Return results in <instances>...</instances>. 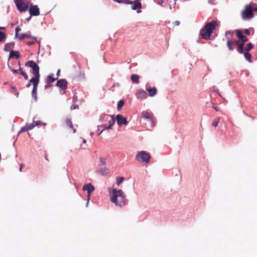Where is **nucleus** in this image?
<instances>
[{"label": "nucleus", "instance_id": "f257e3e1", "mask_svg": "<svg viewBox=\"0 0 257 257\" xmlns=\"http://www.w3.org/2000/svg\"><path fill=\"white\" fill-rule=\"evenodd\" d=\"M218 25L219 22L215 20L207 23L200 31V35L202 38L206 40H211V34Z\"/></svg>", "mask_w": 257, "mask_h": 257}, {"label": "nucleus", "instance_id": "f03ea898", "mask_svg": "<svg viewBox=\"0 0 257 257\" xmlns=\"http://www.w3.org/2000/svg\"><path fill=\"white\" fill-rule=\"evenodd\" d=\"M110 200L116 205L119 206H124L126 203L125 196L121 190H117L116 189H113Z\"/></svg>", "mask_w": 257, "mask_h": 257}, {"label": "nucleus", "instance_id": "7ed1b4c3", "mask_svg": "<svg viewBox=\"0 0 257 257\" xmlns=\"http://www.w3.org/2000/svg\"><path fill=\"white\" fill-rule=\"evenodd\" d=\"M253 12H257V5L255 4L246 5L244 10L242 11L241 13L242 19H252L254 17Z\"/></svg>", "mask_w": 257, "mask_h": 257}, {"label": "nucleus", "instance_id": "20e7f679", "mask_svg": "<svg viewBox=\"0 0 257 257\" xmlns=\"http://www.w3.org/2000/svg\"><path fill=\"white\" fill-rule=\"evenodd\" d=\"M26 66L32 68V73L34 75V77L31 79L29 82H32L33 80L35 81H39L40 80V73H39V67L34 62L33 60H30L25 64Z\"/></svg>", "mask_w": 257, "mask_h": 257}, {"label": "nucleus", "instance_id": "39448f33", "mask_svg": "<svg viewBox=\"0 0 257 257\" xmlns=\"http://www.w3.org/2000/svg\"><path fill=\"white\" fill-rule=\"evenodd\" d=\"M151 158V156L150 153L144 151L139 152L136 157V160L137 161L144 164H148Z\"/></svg>", "mask_w": 257, "mask_h": 257}, {"label": "nucleus", "instance_id": "423d86ee", "mask_svg": "<svg viewBox=\"0 0 257 257\" xmlns=\"http://www.w3.org/2000/svg\"><path fill=\"white\" fill-rule=\"evenodd\" d=\"M14 2L17 9L20 12L26 11L30 5V0H15Z\"/></svg>", "mask_w": 257, "mask_h": 257}, {"label": "nucleus", "instance_id": "0eeeda50", "mask_svg": "<svg viewBox=\"0 0 257 257\" xmlns=\"http://www.w3.org/2000/svg\"><path fill=\"white\" fill-rule=\"evenodd\" d=\"M82 189L83 190L87 191V192L88 201L86 204V206H87L90 198V194L94 190V187L93 186L91 185V184L87 183L83 186Z\"/></svg>", "mask_w": 257, "mask_h": 257}, {"label": "nucleus", "instance_id": "6e6552de", "mask_svg": "<svg viewBox=\"0 0 257 257\" xmlns=\"http://www.w3.org/2000/svg\"><path fill=\"white\" fill-rule=\"evenodd\" d=\"M236 36L238 38V40L242 42H246L248 41V38L245 35H243V33L241 30H236L235 31Z\"/></svg>", "mask_w": 257, "mask_h": 257}, {"label": "nucleus", "instance_id": "1a4fd4ad", "mask_svg": "<svg viewBox=\"0 0 257 257\" xmlns=\"http://www.w3.org/2000/svg\"><path fill=\"white\" fill-rule=\"evenodd\" d=\"M31 16H37L40 15L39 9L37 5H30L29 11Z\"/></svg>", "mask_w": 257, "mask_h": 257}, {"label": "nucleus", "instance_id": "9d476101", "mask_svg": "<svg viewBox=\"0 0 257 257\" xmlns=\"http://www.w3.org/2000/svg\"><path fill=\"white\" fill-rule=\"evenodd\" d=\"M239 42L240 41L239 40L231 39L230 40L227 41L226 46L230 51H232L234 49L233 46L236 45L237 46Z\"/></svg>", "mask_w": 257, "mask_h": 257}, {"label": "nucleus", "instance_id": "9b49d317", "mask_svg": "<svg viewBox=\"0 0 257 257\" xmlns=\"http://www.w3.org/2000/svg\"><path fill=\"white\" fill-rule=\"evenodd\" d=\"M116 120L119 125H121L122 124L126 125L127 123L126 117H124L121 114H117L116 116Z\"/></svg>", "mask_w": 257, "mask_h": 257}, {"label": "nucleus", "instance_id": "f8f14e48", "mask_svg": "<svg viewBox=\"0 0 257 257\" xmlns=\"http://www.w3.org/2000/svg\"><path fill=\"white\" fill-rule=\"evenodd\" d=\"M39 81H35L33 80L32 82H30V83H32L33 84V88L32 91V96L34 97L35 101H37V86L38 85Z\"/></svg>", "mask_w": 257, "mask_h": 257}, {"label": "nucleus", "instance_id": "ddd939ff", "mask_svg": "<svg viewBox=\"0 0 257 257\" xmlns=\"http://www.w3.org/2000/svg\"><path fill=\"white\" fill-rule=\"evenodd\" d=\"M65 123L66 126L68 127L69 131L70 133H72L73 134L75 133L76 130L75 128H74L73 124L72 123L71 119H70L69 118L66 119L65 120Z\"/></svg>", "mask_w": 257, "mask_h": 257}, {"label": "nucleus", "instance_id": "4468645a", "mask_svg": "<svg viewBox=\"0 0 257 257\" xmlns=\"http://www.w3.org/2000/svg\"><path fill=\"white\" fill-rule=\"evenodd\" d=\"M57 86L61 89L65 90L67 87V82L65 79H59L57 82Z\"/></svg>", "mask_w": 257, "mask_h": 257}, {"label": "nucleus", "instance_id": "2eb2a0df", "mask_svg": "<svg viewBox=\"0 0 257 257\" xmlns=\"http://www.w3.org/2000/svg\"><path fill=\"white\" fill-rule=\"evenodd\" d=\"M142 115L143 117H144L145 119H147L148 121H153L154 115L151 112L143 111L142 113Z\"/></svg>", "mask_w": 257, "mask_h": 257}, {"label": "nucleus", "instance_id": "dca6fc26", "mask_svg": "<svg viewBox=\"0 0 257 257\" xmlns=\"http://www.w3.org/2000/svg\"><path fill=\"white\" fill-rule=\"evenodd\" d=\"M20 52L18 51H13L11 50L10 52V55H9V59L10 58H15V59H19L20 58Z\"/></svg>", "mask_w": 257, "mask_h": 257}, {"label": "nucleus", "instance_id": "f3484780", "mask_svg": "<svg viewBox=\"0 0 257 257\" xmlns=\"http://www.w3.org/2000/svg\"><path fill=\"white\" fill-rule=\"evenodd\" d=\"M15 45V44L14 42L7 43L4 46V50L7 52L10 51L14 48Z\"/></svg>", "mask_w": 257, "mask_h": 257}, {"label": "nucleus", "instance_id": "a211bd4d", "mask_svg": "<svg viewBox=\"0 0 257 257\" xmlns=\"http://www.w3.org/2000/svg\"><path fill=\"white\" fill-rule=\"evenodd\" d=\"M132 9L133 10H140L142 8V4L139 1L136 0L133 2Z\"/></svg>", "mask_w": 257, "mask_h": 257}, {"label": "nucleus", "instance_id": "6ab92c4d", "mask_svg": "<svg viewBox=\"0 0 257 257\" xmlns=\"http://www.w3.org/2000/svg\"><path fill=\"white\" fill-rule=\"evenodd\" d=\"M245 42H240L238 44L236 48L237 51L239 54H243L244 53V46Z\"/></svg>", "mask_w": 257, "mask_h": 257}, {"label": "nucleus", "instance_id": "aec40b11", "mask_svg": "<svg viewBox=\"0 0 257 257\" xmlns=\"http://www.w3.org/2000/svg\"><path fill=\"white\" fill-rule=\"evenodd\" d=\"M137 97L142 99L146 97V92L143 89H139L137 93Z\"/></svg>", "mask_w": 257, "mask_h": 257}, {"label": "nucleus", "instance_id": "412c9836", "mask_svg": "<svg viewBox=\"0 0 257 257\" xmlns=\"http://www.w3.org/2000/svg\"><path fill=\"white\" fill-rule=\"evenodd\" d=\"M146 90L149 93V95L150 97H153L155 96L157 92V89L156 87H152L150 88H147Z\"/></svg>", "mask_w": 257, "mask_h": 257}, {"label": "nucleus", "instance_id": "4be33fe9", "mask_svg": "<svg viewBox=\"0 0 257 257\" xmlns=\"http://www.w3.org/2000/svg\"><path fill=\"white\" fill-rule=\"evenodd\" d=\"M234 32L232 31L229 30L225 32V36L227 39V41H229L232 39Z\"/></svg>", "mask_w": 257, "mask_h": 257}, {"label": "nucleus", "instance_id": "5701e85b", "mask_svg": "<svg viewBox=\"0 0 257 257\" xmlns=\"http://www.w3.org/2000/svg\"><path fill=\"white\" fill-rule=\"evenodd\" d=\"M111 122L110 123L109 125L107 126L105 125L104 128L101 131V132L98 134V135H100L105 129H110L111 128L112 126L114 124L115 122V119L113 116L111 117Z\"/></svg>", "mask_w": 257, "mask_h": 257}, {"label": "nucleus", "instance_id": "b1692460", "mask_svg": "<svg viewBox=\"0 0 257 257\" xmlns=\"http://www.w3.org/2000/svg\"><path fill=\"white\" fill-rule=\"evenodd\" d=\"M31 36L25 33H22L19 34V36H17L16 38H18L19 40H22L24 39L25 38H31Z\"/></svg>", "mask_w": 257, "mask_h": 257}, {"label": "nucleus", "instance_id": "393cba45", "mask_svg": "<svg viewBox=\"0 0 257 257\" xmlns=\"http://www.w3.org/2000/svg\"><path fill=\"white\" fill-rule=\"evenodd\" d=\"M140 78V76L137 74H133L131 75V80L136 83H138L139 82Z\"/></svg>", "mask_w": 257, "mask_h": 257}, {"label": "nucleus", "instance_id": "a878e982", "mask_svg": "<svg viewBox=\"0 0 257 257\" xmlns=\"http://www.w3.org/2000/svg\"><path fill=\"white\" fill-rule=\"evenodd\" d=\"M253 48V45L252 43H247L244 48V51H245V52H248Z\"/></svg>", "mask_w": 257, "mask_h": 257}, {"label": "nucleus", "instance_id": "bb28decb", "mask_svg": "<svg viewBox=\"0 0 257 257\" xmlns=\"http://www.w3.org/2000/svg\"><path fill=\"white\" fill-rule=\"evenodd\" d=\"M244 53V57L245 59L249 62H252L251 55L248 52H245Z\"/></svg>", "mask_w": 257, "mask_h": 257}, {"label": "nucleus", "instance_id": "cd10ccee", "mask_svg": "<svg viewBox=\"0 0 257 257\" xmlns=\"http://www.w3.org/2000/svg\"><path fill=\"white\" fill-rule=\"evenodd\" d=\"M53 74L49 75L47 78V81L52 83L54 82L56 79H58V77H57L56 78H53Z\"/></svg>", "mask_w": 257, "mask_h": 257}, {"label": "nucleus", "instance_id": "c85d7f7f", "mask_svg": "<svg viewBox=\"0 0 257 257\" xmlns=\"http://www.w3.org/2000/svg\"><path fill=\"white\" fill-rule=\"evenodd\" d=\"M6 34L2 31H0V42H4L6 39Z\"/></svg>", "mask_w": 257, "mask_h": 257}, {"label": "nucleus", "instance_id": "c756f323", "mask_svg": "<svg viewBox=\"0 0 257 257\" xmlns=\"http://www.w3.org/2000/svg\"><path fill=\"white\" fill-rule=\"evenodd\" d=\"M36 125H37V123L35 122V121H33L32 123L26 124L28 131L33 129Z\"/></svg>", "mask_w": 257, "mask_h": 257}, {"label": "nucleus", "instance_id": "7c9ffc66", "mask_svg": "<svg viewBox=\"0 0 257 257\" xmlns=\"http://www.w3.org/2000/svg\"><path fill=\"white\" fill-rule=\"evenodd\" d=\"M124 180L123 177H117L116 178V184L117 186H119Z\"/></svg>", "mask_w": 257, "mask_h": 257}, {"label": "nucleus", "instance_id": "2f4dec72", "mask_svg": "<svg viewBox=\"0 0 257 257\" xmlns=\"http://www.w3.org/2000/svg\"><path fill=\"white\" fill-rule=\"evenodd\" d=\"M124 102L123 100H120L117 103V108L118 110L120 109L124 105Z\"/></svg>", "mask_w": 257, "mask_h": 257}, {"label": "nucleus", "instance_id": "473e14b6", "mask_svg": "<svg viewBox=\"0 0 257 257\" xmlns=\"http://www.w3.org/2000/svg\"><path fill=\"white\" fill-rule=\"evenodd\" d=\"M219 121V118H215L212 122V125L214 126V127H216L218 125V123Z\"/></svg>", "mask_w": 257, "mask_h": 257}, {"label": "nucleus", "instance_id": "72a5a7b5", "mask_svg": "<svg viewBox=\"0 0 257 257\" xmlns=\"http://www.w3.org/2000/svg\"><path fill=\"white\" fill-rule=\"evenodd\" d=\"M11 89L12 93L15 94L18 96L19 93L17 91L16 87L15 86H12Z\"/></svg>", "mask_w": 257, "mask_h": 257}, {"label": "nucleus", "instance_id": "f704fd0d", "mask_svg": "<svg viewBox=\"0 0 257 257\" xmlns=\"http://www.w3.org/2000/svg\"><path fill=\"white\" fill-rule=\"evenodd\" d=\"M100 164L101 166H104L106 163V158H100Z\"/></svg>", "mask_w": 257, "mask_h": 257}, {"label": "nucleus", "instance_id": "c9c22d12", "mask_svg": "<svg viewBox=\"0 0 257 257\" xmlns=\"http://www.w3.org/2000/svg\"><path fill=\"white\" fill-rule=\"evenodd\" d=\"M31 38H32L33 39H34V40L32 41H29L27 43V44L28 45H32L33 44H34L36 42V41H37V39L36 37H32Z\"/></svg>", "mask_w": 257, "mask_h": 257}, {"label": "nucleus", "instance_id": "e433bc0d", "mask_svg": "<svg viewBox=\"0 0 257 257\" xmlns=\"http://www.w3.org/2000/svg\"><path fill=\"white\" fill-rule=\"evenodd\" d=\"M21 30V29L20 28V26H18L17 27V28H16V30H15V31H16V33H15V37H17V36H19V32Z\"/></svg>", "mask_w": 257, "mask_h": 257}, {"label": "nucleus", "instance_id": "4c0bfd02", "mask_svg": "<svg viewBox=\"0 0 257 257\" xmlns=\"http://www.w3.org/2000/svg\"><path fill=\"white\" fill-rule=\"evenodd\" d=\"M104 171H102V170L101 169L100 171L101 172V174L103 175H107L108 173V169H106V168H104Z\"/></svg>", "mask_w": 257, "mask_h": 257}, {"label": "nucleus", "instance_id": "58836bf2", "mask_svg": "<svg viewBox=\"0 0 257 257\" xmlns=\"http://www.w3.org/2000/svg\"><path fill=\"white\" fill-rule=\"evenodd\" d=\"M28 130L27 128V127L26 126V125L24 126V127H22L21 128V130L19 132V133H21L22 132H25V131H28Z\"/></svg>", "mask_w": 257, "mask_h": 257}, {"label": "nucleus", "instance_id": "ea45409f", "mask_svg": "<svg viewBox=\"0 0 257 257\" xmlns=\"http://www.w3.org/2000/svg\"><path fill=\"white\" fill-rule=\"evenodd\" d=\"M51 86H52L51 82H49L47 81L46 84L45 85V88L47 89L48 88L51 87Z\"/></svg>", "mask_w": 257, "mask_h": 257}, {"label": "nucleus", "instance_id": "a19ab883", "mask_svg": "<svg viewBox=\"0 0 257 257\" xmlns=\"http://www.w3.org/2000/svg\"><path fill=\"white\" fill-rule=\"evenodd\" d=\"M180 23L179 21H176L172 23V25L173 27L177 26L180 25Z\"/></svg>", "mask_w": 257, "mask_h": 257}, {"label": "nucleus", "instance_id": "79ce46f5", "mask_svg": "<svg viewBox=\"0 0 257 257\" xmlns=\"http://www.w3.org/2000/svg\"><path fill=\"white\" fill-rule=\"evenodd\" d=\"M243 33L246 35H250V31L248 29H245Z\"/></svg>", "mask_w": 257, "mask_h": 257}, {"label": "nucleus", "instance_id": "37998d69", "mask_svg": "<svg viewBox=\"0 0 257 257\" xmlns=\"http://www.w3.org/2000/svg\"><path fill=\"white\" fill-rule=\"evenodd\" d=\"M9 67H10V70H11L13 73H19V69L18 70H16V69H12V68H11V67H10V66H9Z\"/></svg>", "mask_w": 257, "mask_h": 257}, {"label": "nucleus", "instance_id": "c03bdc74", "mask_svg": "<svg viewBox=\"0 0 257 257\" xmlns=\"http://www.w3.org/2000/svg\"><path fill=\"white\" fill-rule=\"evenodd\" d=\"M19 73L21 74L22 75H24L25 74V72L23 70V69L21 68V67L19 68Z\"/></svg>", "mask_w": 257, "mask_h": 257}, {"label": "nucleus", "instance_id": "a18cd8bd", "mask_svg": "<svg viewBox=\"0 0 257 257\" xmlns=\"http://www.w3.org/2000/svg\"><path fill=\"white\" fill-rule=\"evenodd\" d=\"M78 106H76L75 105H72L71 106L70 108H71V109L73 110V109H76V108H78Z\"/></svg>", "mask_w": 257, "mask_h": 257}, {"label": "nucleus", "instance_id": "49530a36", "mask_svg": "<svg viewBox=\"0 0 257 257\" xmlns=\"http://www.w3.org/2000/svg\"><path fill=\"white\" fill-rule=\"evenodd\" d=\"M213 108H214L216 111H219V108H218L217 106H216L215 105H214V104H213Z\"/></svg>", "mask_w": 257, "mask_h": 257}, {"label": "nucleus", "instance_id": "de8ad7c7", "mask_svg": "<svg viewBox=\"0 0 257 257\" xmlns=\"http://www.w3.org/2000/svg\"><path fill=\"white\" fill-rule=\"evenodd\" d=\"M23 77H24L25 80H28V75L26 73H25V74H24L23 75Z\"/></svg>", "mask_w": 257, "mask_h": 257}, {"label": "nucleus", "instance_id": "09e8293b", "mask_svg": "<svg viewBox=\"0 0 257 257\" xmlns=\"http://www.w3.org/2000/svg\"><path fill=\"white\" fill-rule=\"evenodd\" d=\"M35 122L36 123H37V125H40V124L42 125V122L41 121H35Z\"/></svg>", "mask_w": 257, "mask_h": 257}, {"label": "nucleus", "instance_id": "8fccbe9b", "mask_svg": "<svg viewBox=\"0 0 257 257\" xmlns=\"http://www.w3.org/2000/svg\"><path fill=\"white\" fill-rule=\"evenodd\" d=\"M24 164H21L20 165V169H19V171H20V172H22V168H23V167H24Z\"/></svg>", "mask_w": 257, "mask_h": 257}, {"label": "nucleus", "instance_id": "3c124183", "mask_svg": "<svg viewBox=\"0 0 257 257\" xmlns=\"http://www.w3.org/2000/svg\"><path fill=\"white\" fill-rule=\"evenodd\" d=\"M60 72V69H59V70L57 71V77H58V75H59V74Z\"/></svg>", "mask_w": 257, "mask_h": 257}, {"label": "nucleus", "instance_id": "603ef678", "mask_svg": "<svg viewBox=\"0 0 257 257\" xmlns=\"http://www.w3.org/2000/svg\"><path fill=\"white\" fill-rule=\"evenodd\" d=\"M30 85H31V84H30V83H28V84H26V87H29L30 86Z\"/></svg>", "mask_w": 257, "mask_h": 257}, {"label": "nucleus", "instance_id": "864d4df0", "mask_svg": "<svg viewBox=\"0 0 257 257\" xmlns=\"http://www.w3.org/2000/svg\"><path fill=\"white\" fill-rule=\"evenodd\" d=\"M31 16H31L29 18H27L26 19V21H29L31 19Z\"/></svg>", "mask_w": 257, "mask_h": 257}, {"label": "nucleus", "instance_id": "5fc2aeb1", "mask_svg": "<svg viewBox=\"0 0 257 257\" xmlns=\"http://www.w3.org/2000/svg\"><path fill=\"white\" fill-rule=\"evenodd\" d=\"M4 29H6V28L3 27H0V30H4Z\"/></svg>", "mask_w": 257, "mask_h": 257}, {"label": "nucleus", "instance_id": "6e6d98bb", "mask_svg": "<svg viewBox=\"0 0 257 257\" xmlns=\"http://www.w3.org/2000/svg\"><path fill=\"white\" fill-rule=\"evenodd\" d=\"M42 125H46V123H45V122H42Z\"/></svg>", "mask_w": 257, "mask_h": 257}, {"label": "nucleus", "instance_id": "4d7b16f0", "mask_svg": "<svg viewBox=\"0 0 257 257\" xmlns=\"http://www.w3.org/2000/svg\"><path fill=\"white\" fill-rule=\"evenodd\" d=\"M86 140H83V143H86Z\"/></svg>", "mask_w": 257, "mask_h": 257}, {"label": "nucleus", "instance_id": "13d9d810", "mask_svg": "<svg viewBox=\"0 0 257 257\" xmlns=\"http://www.w3.org/2000/svg\"><path fill=\"white\" fill-rule=\"evenodd\" d=\"M161 3H162V2H163V1H162V0H160V1H159V3H161Z\"/></svg>", "mask_w": 257, "mask_h": 257}, {"label": "nucleus", "instance_id": "bf43d9fd", "mask_svg": "<svg viewBox=\"0 0 257 257\" xmlns=\"http://www.w3.org/2000/svg\"><path fill=\"white\" fill-rule=\"evenodd\" d=\"M45 158H46V159L47 160H48V158H47V157H45Z\"/></svg>", "mask_w": 257, "mask_h": 257}, {"label": "nucleus", "instance_id": "052dcab7", "mask_svg": "<svg viewBox=\"0 0 257 257\" xmlns=\"http://www.w3.org/2000/svg\"><path fill=\"white\" fill-rule=\"evenodd\" d=\"M141 12V11H138V13H140V12Z\"/></svg>", "mask_w": 257, "mask_h": 257}]
</instances>
